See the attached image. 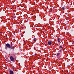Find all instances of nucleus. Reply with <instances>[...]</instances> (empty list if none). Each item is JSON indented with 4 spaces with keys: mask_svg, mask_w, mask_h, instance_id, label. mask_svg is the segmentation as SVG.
<instances>
[{
    "mask_svg": "<svg viewBox=\"0 0 74 74\" xmlns=\"http://www.w3.org/2000/svg\"><path fill=\"white\" fill-rule=\"evenodd\" d=\"M10 59L11 61H12V62H13V61H14V60H15V58L13 57L12 56H11L10 57Z\"/></svg>",
    "mask_w": 74,
    "mask_h": 74,
    "instance_id": "obj_2",
    "label": "nucleus"
},
{
    "mask_svg": "<svg viewBox=\"0 0 74 74\" xmlns=\"http://www.w3.org/2000/svg\"><path fill=\"white\" fill-rule=\"evenodd\" d=\"M58 41H60V38H58Z\"/></svg>",
    "mask_w": 74,
    "mask_h": 74,
    "instance_id": "obj_10",
    "label": "nucleus"
},
{
    "mask_svg": "<svg viewBox=\"0 0 74 74\" xmlns=\"http://www.w3.org/2000/svg\"><path fill=\"white\" fill-rule=\"evenodd\" d=\"M52 43V41H48V44L49 45H51V44Z\"/></svg>",
    "mask_w": 74,
    "mask_h": 74,
    "instance_id": "obj_3",
    "label": "nucleus"
},
{
    "mask_svg": "<svg viewBox=\"0 0 74 74\" xmlns=\"http://www.w3.org/2000/svg\"><path fill=\"white\" fill-rule=\"evenodd\" d=\"M62 10H64V9H65V8H64V7H63V8H62Z\"/></svg>",
    "mask_w": 74,
    "mask_h": 74,
    "instance_id": "obj_7",
    "label": "nucleus"
},
{
    "mask_svg": "<svg viewBox=\"0 0 74 74\" xmlns=\"http://www.w3.org/2000/svg\"><path fill=\"white\" fill-rule=\"evenodd\" d=\"M59 42H60V40L58 41Z\"/></svg>",
    "mask_w": 74,
    "mask_h": 74,
    "instance_id": "obj_12",
    "label": "nucleus"
},
{
    "mask_svg": "<svg viewBox=\"0 0 74 74\" xmlns=\"http://www.w3.org/2000/svg\"><path fill=\"white\" fill-rule=\"evenodd\" d=\"M7 47H5V49H6V50H7Z\"/></svg>",
    "mask_w": 74,
    "mask_h": 74,
    "instance_id": "obj_8",
    "label": "nucleus"
},
{
    "mask_svg": "<svg viewBox=\"0 0 74 74\" xmlns=\"http://www.w3.org/2000/svg\"><path fill=\"white\" fill-rule=\"evenodd\" d=\"M14 73V71H10V74H13V73Z\"/></svg>",
    "mask_w": 74,
    "mask_h": 74,
    "instance_id": "obj_4",
    "label": "nucleus"
},
{
    "mask_svg": "<svg viewBox=\"0 0 74 74\" xmlns=\"http://www.w3.org/2000/svg\"><path fill=\"white\" fill-rule=\"evenodd\" d=\"M60 48H62V46H60Z\"/></svg>",
    "mask_w": 74,
    "mask_h": 74,
    "instance_id": "obj_9",
    "label": "nucleus"
},
{
    "mask_svg": "<svg viewBox=\"0 0 74 74\" xmlns=\"http://www.w3.org/2000/svg\"><path fill=\"white\" fill-rule=\"evenodd\" d=\"M73 44L74 45V40H73Z\"/></svg>",
    "mask_w": 74,
    "mask_h": 74,
    "instance_id": "obj_11",
    "label": "nucleus"
},
{
    "mask_svg": "<svg viewBox=\"0 0 74 74\" xmlns=\"http://www.w3.org/2000/svg\"><path fill=\"white\" fill-rule=\"evenodd\" d=\"M5 46L6 47L9 48L10 49H14V47H12V45H10V44L7 43L5 44Z\"/></svg>",
    "mask_w": 74,
    "mask_h": 74,
    "instance_id": "obj_1",
    "label": "nucleus"
},
{
    "mask_svg": "<svg viewBox=\"0 0 74 74\" xmlns=\"http://www.w3.org/2000/svg\"><path fill=\"white\" fill-rule=\"evenodd\" d=\"M60 55V53H58L57 54V56H59V55Z\"/></svg>",
    "mask_w": 74,
    "mask_h": 74,
    "instance_id": "obj_5",
    "label": "nucleus"
},
{
    "mask_svg": "<svg viewBox=\"0 0 74 74\" xmlns=\"http://www.w3.org/2000/svg\"><path fill=\"white\" fill-rule=\"evenodd\" d=\"M58 59H59V60H60V58H59Z\"/></svg>",
    "mask_w": 74,
    "mask_h": 74,
    "instance_id": "obj_13",
    "label": "nucleus"
},
{
    "mask_svg": "<svg viewBox=\"0 0 74 74\" xmlns=\"http://www.w3.org/2000/svg\"><path fill=\"white\" fill-rule=\"evenodd\" d=\"M53 8H54V7H53Z\"/></svg>",
    "mask_w": 74,
    "mask_h": 74,
    "instance_id": "obj_14",
    "label": "nucleus"
},
{
    "mask_svg": "<svg viewBox=\"0 0 74 74\" xmlns=\"http://www.w3.org/2000/svg\"><path fill=\"white\" fill-rule=\"evenodd\" d=\"M37 39L36 38H35L34 39V41H37Z\"/></svg>",
    "mask_w": 74,
    "mask_h": 74,
    "instance_id": "obj_6",
    "label": "nucleus"
}]
</instances>
